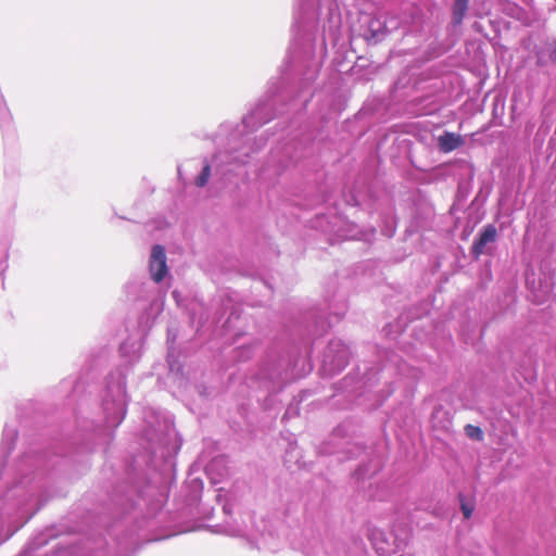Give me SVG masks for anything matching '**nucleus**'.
<instances>
[{"instance_id": "nucleus-1", "label": "nucleus", "mask_w": 556, "mask_h": 556, "mask_svg": "<svg viewBox=\"0 0 556 556\" xmlns=\"http://www.w3.org/2000/svg\"><path fill=\"white\" fill-rule=\"evenodd\" d=\"M277 102V97L266 94L242 118L240 124L225 122L219 125L214 138L218 150L212 159V165L205 162L201 173L195 178L197 187L202 188L207 184L212 166L216 172L224 175L227 172L224 169L226 164H245L251 153L261 150L265 146L266 139L263 137L255 138L251 144L250 135L275 117Z\"/></svg>"}, {"instance_id": "nucleus-2", "label": "nucleus", "mask_w": 556, "mask_h": 556, "mask_svg": "<svg viewBox=\"0 0 556 556\" xmlns=\"http://www.w3.org/2000/svg\"><path fill=\"white\" fill-rule=\"evenodd\" d=\"M334 0H298L294 13L296 29L292 49L288 55L289 65L302 71V78L296 94L291 100L293 108H305L312 98V86L316 79L320 60L316 58L318 37V17L321 7H326L329 14L334 10Z\"/></svg>"}, {"instance_id": "nucleus-3", "label": "nucleus", "mask_w": 556, "mask_h": 556, "mask_svg": "<svg viewBox=\"0 0 556 556\" xmlns=\"http://www.w3.org/2000/svg\"><path fill=\"white\" fill-rule=\"evenodd\" d=\"M144 422L142 438L147 441V450L154 458L166 460L178 453L181 440L170 415L150 409L144 413Z\"/></svg>"}, {"instance_id": "nucleus-4", "label": "nucleus", "mask_w": 556, "mask_h": 556, "mask_svg": "<svg viewBox=\"0 0 556 556\" xmlns=\"http://www.w3.org/2000/svg\"><path fill=\"white\" fill-rule=\"evenodd\" d=\"M126 372L127 369L117 368L105 379L101 408L103 413V422L108 430L117 428L126 416Z\"/></svg>"}, {"instance_id": "nucleus-5", "label": "nucleus", "mask_w": 556, "mask_h": 556, "mask_svg": "<svg viewBox=\"0 0 556 556\" xmlns=\"http://www.w3.org/2000/svg\"><path fill=\"white\" fill-rule=\"evenodd\" d=\"M126 293L135 300H149V308L144 311L140 323L152 325L164 309L165 293L150 281L134 279L126 285Z\"/></svg>"}, {"instance_id": "nucleus-6", "label": "nucleus", "mask_w": 556, "mask_h": 556, "mask_svg": "<svg viewBox=\"0 0 556 556\" xmlns=\"http://www.w3.org/2000/svg\"><path fill=\"white\" fill-rule=\"evenodd\" d=\"M300 361V356L294 352L280 356L277 361L268 363L261 369L260 378L281 387L291 380L304 376L305 372L296 370Z\"/></svg>"}, {"instance_id": "nucleus-7", "label": "nucleus", "mask_w": 556, "mask_h": 556, "mask_svg": "<svg viewBox=\"0 0 556 556\" xmlns=\"http://www.w3.org/2000/svg\"><path fill=\"white\" fill-rule=\"evenodd\" d=\"M369 540L376 553L380 556H390L402 549L408 543L410 530L407 526L394 528L391 533L381 529H370Z\"/></svg>"}, {"instance_id": "nucleus-8", "label": "nucleus", "mask_w": 556, "mask_h": 556, "mask_svg": "<svg viewBox=\"0 0 556 556\" xmlns=\"http://www.w3.org/2000/svg\"><path fill=\"white\" fill-rule=\"evenodd\" d=\"M350 355V348L342 340H331L323 355L324 369L330 375L341 372L349 364Z\"/></svg>"}, {"instance_id": "nucleus-9", "label": "nucleus", "mask_w": 556, "mask_h": 556, "mask_svg": "<svg viewBox=\"0 0 556 556\" xmlns=\"http://www.w3.org/2000/svg\"><path fill=\"white\" fill-rule=\"evenodd\" d=\"M149 270L154 283L161 282L168 274L164 247L160 244L153 245L149 261Z\"/></svg>"}, {"instance_id": "nucleus-10", "label": "nucleus", "mask_w": 556, "mask_h": 556, "mask_svg": "<svg viewBox=\"0 0 556 556\" xmlns=\"http://www.w3.org/2000/svg\"><path fill=\"white\" fill-rule=\"evenodd\" d=\"M144 339L142 336L128 337L119 346V354L122 359L127 365H134L137 363L142 353Z\"/></svg>"}, {"instance_id": "nucleus-11", "label": "nucleus", "mask_w": 556, "mask_h": 556, "mask_svg": "<svg viewBox=\"0 0 556 556\" xmlns=\"http://www.w3.org/2000/svg\"><path fill=\"white\" fill-rule=\"evenodd\" d=\"M497 238V230L493 224H488L482 227L477 238L473 240L471 245V255L477 260L480 255L486 253V245L495 242Z\"/></svg>"}, {"instance_id": "nucleus-12", "label": "nucleus", "mask_w": 556, "mask_h": 556, "mask_svg": "<svg viewBox=\"0 0 556 556\" xmlns=\"http://www.w3.org/2000/svg\"><path fill=\"white\" fill-rule=\"evenodd\" d=\"M17 435L18 432L15 427L5 425L0 442V479L2 478L7 460L14 448Z\"/></svg>"}, {"instance_id": "nucleus-13", "label": "nucleus", "mask_w": 556, "mask_h": 556, "mask_svg": "<svg viewBox=\"0 0 556 556\" xmlns=\"http://www.w3.org/2000/svg\"><path fill=\"white\" fill-rule=\"evenodd\" d=\"M330 231L333 232V235L339 240L361 239V231L358 227L355 224L343 220L340 217H334L333 222L331 223Z\"/></svg>"}, {"instance_id": "nucleus-14", "label": "nucleus", "mask_w": 556, "mask_h": 556, "mask_svg": "<svg viewBox=\"0 0 556 556\" xmlns=\"http://www.w3.org/2000/svg\"><path fill=\"white\" fill-rule=\"evenodd\" d=\"M176 340V333L173 332L172 329H168L167 333V344H168V351H167V364H168V370H169V377L173 378L175 381L179 380L181 383L184 380L182 377V366L179 363L174 349V342Z\"/></svg>"}, {"instance_id": "nucleus-15", "label": "nucleus", "mask_w": 556, "mask_h": 556, "mask_svg": "<svg viewBox=\"0 0 556 556\" xmlns=\"http://www.w3.org/2000/svg\"><path fill=\"white\" fill-rule=\"evenodd\" d=\"M135 493V490L130 489L126 493L119 494L116 492L113 495L112 503L115 507V515L124 516L136 507Z\"/></svg>"}, {"instance_id": "nucleus-16", "label": "nucleus", "mask_w": 556, "mask_h": 556, "mask_svg": "<svg viewBox=\"0 0 556 556\" xmlns=\"http://www.w3.org/2000/svg\"><path fill=\"white\" fill-rule=\"evenodd\" d=\"M388 34L386 21L380 15H372L368 22L367 39L374 42L381 41Z\"/></svg>"}, {"instance_id": "nucleus-17", "label": "nucleus", "mask_w": 556, "mask_h": 556, "mask_svg": "<svg viewBox=\"0 0 556 556\" xmlns=\"http://www.w3.org/2000/svg\"><path fill=\"white\" fill-rule=\"evenodd\" d=\"M329 312L327 317L324 319V317H319L318 320H316V329L313 331L314 334L320 336L324 332L327 331V329L331 326V318L334 317L337 320L344 316L346 307L345 304H341L340 307H332L329 305Z\"/></svg>"}, {"instance_id": "nucleus-18", "label": "nucleus", "mask_w": 556, "mask_h": 556, "mask_svg": "<svg viewBox=\"0 0 556 556\" xmlns=\"http://www.w3.org/2000/svg\"><path fill=\"white\" fill-rule=\"evenodd\" d=\"M52 536V529H46L45 531L39 532L29 540V542L26 544L25 548L20 554V556H35V552L40 547L45 546L46 544H48L49 540Z\"/></svg>"}, {"instance_id": "nucleus-19", "label": "nucleus", "mask_w": 556, "mask_h": 556, "mask_svg": "<svg viewBox=\"0 0 556 556\" xmlns=\"http://www.w3.org/2000/svg\"><path fill=\"white\" fill-rule=\"evenodd\" d=\"M463 138L455 132L445 131L438 139L439 150L443 153H450L463 144Z\"/></svg>"}, {"instance_id": "nucleus-20", "label": "nucleus", "mask_w": 556, "mask_h": 556, "mask_svg": "<svg viewBox=\"0 0 556 556\" xmlns=\"http://www.w3.org/2000/svg\"><path fill=\"white\" fill-rule=\"evenodd\" d=\"M103 429L100 427H96L92 432H86L81 434V441L79 443H75V453H90L94 450L96 446V437H98Z\"/></svg>"}, {"instance_id": "nucleus-21", "label": "nucleus", "mask_w": 556, "mask_h": 556, "mask_svg": "<svg viewBox=\"0 0 556 556\" xmlns=\"http://www.w3.org/2000/svg\"><path fill=\"white\" fill-rule=\"evenodd\" d=\"M554 283L551 281L549 277H544V280H539V289L533 290V301L536 304H543L548 301L552 292H553Z\"/></svg>"}, {"instance_id": "nucleus-22", "label": "nucleus", "mask_w": 556, "mask_h": 556, "mask_svg": "<svg viewBox=\"0 0 556 556\" xmlns=\"http://www.w3.org/2000/svg\"><path fill=\"white\" fill-rule=\"evenodd\" d=\"M469 0H454L452 7V21L454 25H460L468 10Z\"/></svg>"}, {"instance_id": "nucleus-23", "label": "nucleus", "mask_w": 556, "mask_h": 556, "mask_svg": "<svg viewBox=\"0 0 556 556\" xmlns=\"http://www.w3.org/2000/svg\"><path fill=\"white\" fill-rule=\"evenodd\" d=\"M465 433L471 440H476V441L483 440V431L481 430L480 427L467 425L465 427Z\"/></svg>"}, {"instance_id": "nucleus-24", "label": "nucleus", "mask_w": 556, "mask_h": 556, "mask_svg": "<svg viewBox=\"0 0 556 556\" xmlns=\"http://www.w3.org/2000/svg\"><path fill=\"white\" fill-rule=\"evenodd\" d=\"M255 348V344L243 345L238 349L236 357L242 362L248 361L251 357Z\"/></svg>"}, {"instance_id": "nucleus-25", "label": "nucleus", "mask_w": 556, "mask_h": 556, "mask_svg": "<svg viewBox=\"0 0 556 556\" xmlns=\"http://www.w3.org/2000/svg\"><path fill=\"white\" fill-rule=\"evenodd\" d=\"M215 532L225 533L230 536H242L244 534V530L241 527H233L231 525L224 526L223 529L215 530Z\"/></svg>"}, {"instance_id": "nucleus-26", "label": "nucleus", "mask_w": 556, "mask_h": 556, "mask_svg": "<svg viewBox=\"0 0 556 556\" xmlns=\"http://www.w3.org/2000/svg\"><path fill=\"white\" fill-rule=\"evenodd\" d=\"M459 502H460V508H462L464 517L466 519H469L475 509L473 505L471 503L467 502L462 494H459Z\"/></svg>"}, {"instance_id": "nucleus-27", "label": "nucleus", "mask_w": 556, "mask_h": 556, "mask_svg": "<svg viewBox=\"0 0 556 556\" xmlns=\"http://www.w3.org/2000/svg\"><path fill=\"white\" fill-rule=\"evenodd\" d=\"M545 53L548 60L556 65V39L546 45Z\"/></svg>"}, {"instance_id": "nucleus-28", "label": "nucleus", "mask_w": 556, "mask_h": 556, "mask_svg": "<svg viewBox=\"0 0 556 556\" xmlns=\"http://www.w3.org/2000/svg\"><path fill=\"white\" fill-rule=\"evenodd\" d=\"M296 415H299V408H298V406H292V405H290V406L287 408V410H286V413H285V415H283L282 419H286V418H289V417H292V416H296Z\"/></svg>"}, {"instance_id": "nucleus-29", "label": "nucleus", "mask_w": 556, "mask_h": 556, "mask_svg": "<svg viewBox=\"0 0 556 556\" xmlns=\"http://www.w3.org/2000/svg\"><path fill=\"white\" fill-rule=\"evenodd\" d=\"M325 28L323 29V36L319 42V54L323 55L326 53V43H325Z\"/></svg>"}, {"instance_id": "nucleus-30", "label": "nucleus", "mask_w": 556, "mask_h": 556, "mask_svg": "<svg viewBox=\"0 0 556 556\" xmlns=\"http://www.w3.org/2000/svg\"><path fill=\"white\" fill-rule=\"evenodd\" d=\"M382 232H383V235H386L387 237L390 238V237H392L394 235L395 228L391 227V226L390 227L388 226L384 229H382Z\"/></svg>"}, {"instance_id": "nucleus-31", "label": "nucleus", "mask_w": 556, "mask_h": 556, "mask_svg": "<svg viewBox=\"0 0 556 556\" xmlns=\"http://www.w3.org/2000/svg\"><path fill=\"white\" fill-rule=\"evenodd\" d=\"M220 463H223V459H214L206 468V470L210 472L212 471L215 467H217Z\"/></svg>"}, {"instance_id": "nucleus-32", "label": "nucleus", "mask_w": 556, "mask_h": 556, "mask_svg": "<svg viewBox=\"0 0 556 556\" xmlns=\"http://www.w3.org/2000/svg\"><path fill=\"white\" fill-rule=\"evenodd\" d=\"M173 298L176 300L177 304H179V292L177 290L173 291Z\"/></svg>"}, {"instance_id": "nucleus-33", "label": "nucleus", "mask_w": 556, "mask_h": 556, "mask_svg": "<svg viewBox=\"0 0 556 556\" xmlns=\"http://www.w3.org/2000/svg\"><path fill=\"white\" fill-rule=\"evenodd\" d=\"M363 475L364 473H363L362 467L357 468L356 471H355V476L359 479Z\"/></svg>"}, {"instance_id": "nucleus-34", "label": "nucleus", "mask_w": 556, "mask_h": 556, "mask_svg": "<svg viewBox=\"0 0 556 556\" xmlns=\"http://www.w3.org/2000/svg\"><path fill=\"white\" fill-rule=\"evenodd\" d=\"M262 538L264 540V543H266L265 533H262Z\"/></svg>"}, {"instance_id": "nucleus-35", "label": "nucleus", "mask_w": 556, "mask_h": 556, "mask_svg": "<svg viewBox=\"0 0 556 556\" xmlns=\"http://www.w3.org/2000/svg\"><path fill=\"white\" fill-rule=\"evenodd\" d=\"M400 556H410V555L403 554V555H400Z\"/></svg>"}]
</instances>
